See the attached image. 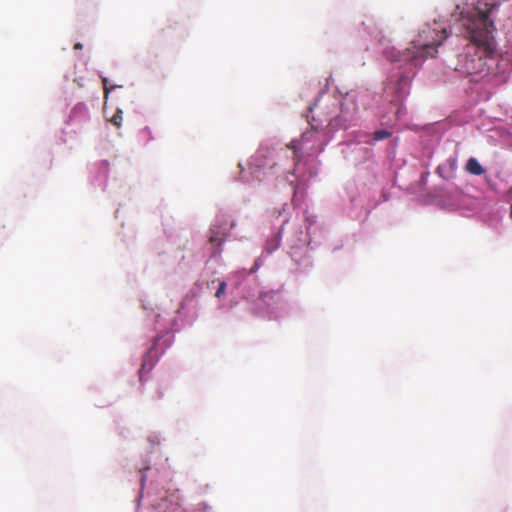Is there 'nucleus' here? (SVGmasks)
Segmentation results:
<instances>
[{
	"instance_id": "obj_17",
	"label": "nucleus",
	"mask_w": 512,
	"mask_h": 512,
	"mask_svg": "<svg viewBox=\"0 0 512 512\" xmlns=\"http://www.w3.org/2000/svg\"><path fill=\"white\" fill-rule=\"evenodd\" d=\"M144 131L147 132L148 134H150V130L148 128H145Z\"/></svg>"
},
{
	"instance_id": "obj_5",
	"label": "nucleus",
	"mask_w": 512,
	"mask_h": 512,
	"mask_svg": "<svg viewBox=\"0 0 512 512\" xmlns=\"http://www.w3.org/2000/svg\"><path fill=\"white\" fill-rule=\"evenodd\" d=\"M465 169L470 174L477 176L482 175L485 172L482 165L478 162L476 158L473 157L467 161Z\"/></svg>"
},
{
	"instance_id": "obj_3",
	"label": "nucleus",
	"mask_w": 512,
	"mask_h": 512,
	"mask_svg": "<svg viewBox=\"0 0 512 512\" xmlns=\"http://www.w3.org/2000/svg\"><path fill=\"white\" fill-rule=\"evenodd\" d=\"M327 108H329L326 113L327 127L331 131L347 128L358 112L357 95L352 92L346 93L342 101L333 100Z\"/></svg>"
},
{
	"instance_id": "obj_8",
	"label": "nucleus",
	"mask_w": 512,
	"mask_h": 512,
	"mask_svg": "<svg viewBox=\"0 0 512 512\" xmlns=\"http://www.w3.org/2000/svg\"><path fill=\"white\" fill-rule=\"evenodd\" d=\"M122 110L118 109L115 114L109 119V121L115 125L116 127H120L121 126V123H122V120H123V116H122Z\"/></svg>"
},
{
	"instance_id": "obj_2",
	"label": "nucleus",
	"mask_w": 512,
	"mask_h": 512,
	"mask_svg": "<svg viewBox=\"0 0 512 512\" xmlns=\"http://www.w3.org/2000/svg\"><path fill=\"white\" fill-rule=\"evenodd\" d=\"M447 37V30L443 23L438 21H434L432 25L426 23L419 31L417 38L406 49L405 60L415 61L419 58L434 57L437 48Z\"/></svg>"
},
{
	"instance_id": "obj_18",
	"label": "nucleus",
	"mask_w": 512,
	"mask_h": 512,
	"mask_svg": "<svg viewBox=\"0 0 512 512\" xmlns=\"http://www.w3.org/2000/svg\"><path fill=\"white\" fill-rule=\"evenodd\" d=\"M510 216L512 218V205H511V209H510Z\"/></svg>"
},
{
	"instance_id": "obj_15",
	"label": "nucleus",
	"mask_w": 512,
	"mask_h": 512,
	"mask_svg": "<svg viewBox=\"0 0 512 512\" xmlns=\"http://www.w3.org/2000/svg\"><path fill=\"white\" fill-rule=\"evenodd\" d=\"M387 58H389L391 61H399L400 60L399 58H394V57H389V56H387Z\"/></svg>"
},
{
	"instance_id": "obj_12",
	"label": "nucleus",
	"mask_w": 512,
	"mask_h": 512,
	"mask_svg": "<svg viewBox=\"0 0 512 512\" xmlns=\"http://www.w3.org/2000/svg\"><path fill=\"white\" fill-rule=\"evenodd\" d=\"M107 83H108L107 78H103L104 92H105L106 96L110 92V90L114 88V87L108 88Z\"/></svg>"
},
{
	"instance_id": "obj_13",
	"label": "nucleus",
	"mask_w": 512,
	"mask_h": 512,
	"mask_svg": "<svg viewBox=\"0 0 512 512\" xmlns=\"http://www.w3.org/2000/svg\"><path fill=\"white\" fill-rule=\"evenodd\" d=\"M145 481H146V476H145V474H142V477H141V488L144 487Z\"/></svg>"
},
{
	"instance_id": "obj_7",
	"label": "nucleus",
	"mask_w": 512,
	"mask_h": 512,
	"mask_svg": "<svg viewBox=\"0 0 512 512\" xmlns=\"http://www.w3.org/2000/svg\"><path fill=\"white\" fill-rule=\"evenodd\" d=\"M391 135H392V133L388 130H385V129L377 130L373 133V139L375 141H381V140L391 137Z\"/></svg>"
},
{
	"instance_id": "obj_16",
	"label": "nucleus",
	"mask_w": 512,
	"mask_h": 512,
	"mask_svg": "<svg viewBox=\"0 0 512 512\" xmlns=\"http://www.w3.org/2000/svg\"><path fill=\"white\" fill-rule=\"evenodd\" d=\"M145 368V362L142 364V367L140 369V373L142 372V370Z\"/></svg>"
},
{
	"instance_id": "obj_11",
	"label": "nucleus",
	"mask_w": 512,
	"mask_h": 512,
	"mask_svg": "<svg viewBox=\"0 0 512 512\" xmlns=\"http://www.w3.org/2000/svg\"><path fill=\"white\" fill-rule=\"evenodd\" d=\"M163 397V391L161 385H158L155 393L151 396L153 400H160Z\"/></svg>"
},
{
	"instance_id": "obj_4",
	"label": "nucleus",
	"mask_w": 512,
	"mask_h": 512,
	"mask_svg": "<svg viewBox=\"0 0 512 512\" xmlns=\"http://www.w3.org/2000/svg\"><path fill=\"white\" fill-rule=\"evenodd\" d=\"M314 135V132L313 131H308L306 133H304L301 137L300 140H293L289 145L288 147L291 148L294 152V159L296 162H299L300 161V156L298 154V150L302 147L303 143L310 139V137H312Z\"/></svg>"
},
{
	"instance_id": "obj_14",
	"label": "nucleus",
	"mask_w": 512,
	"mask_h": 512,
	"mask_svg": "<svg viewBox=\"0 0 512 512\" xmlns=\"http://www.w3.org/2000/svg\"><path fill=\"white\" fill-rule=\"evenodd\" d=\"M82 48H83V45L81 43H76L74 45V49H76V50H79V49H82Z\"/></svg>"
},
{
	"instance_id": "obj_10",
	"label": "nucleus",
	"mask_w": 512,
	"mask_h": 512,
	"mask_svg": "<svg viewBox=\"0 0 512 512\" xmlns=\"http://www.w3.org/2000/svg\"><path fill=\"white\" fill-rule=\"evenodd\" d=\"M164 502H165V499L162 498L160 502H157V501H154L152 503V506L155 508V509H159V510H163V512H168L166 507L164 506Z\"/></svg>"
},
{
	"instance_id": "obj_6",
	"label": "nucleus",
	"mask_w": 512,
	"mask_h": 512,
	"mask_svg": "<svg viewBox=\"0 0 512 512\" xmlns=\"http://www.w3.org/2000/svg\"><path fill=\"white\" fill-rule=\"evenodd\" d=\"M225 238L220 235L218 231L214 229L211 230V236L209 237V242L213 245L217 246V250L213 252V256L219 255L221 253V245L224 243Z\"/></svg>"
},
{
	"instance_id": "obj_9",
	"label": "nucleus",
	"mask_w": 512,
	"mask_h": 512,
	"mask_svg": "<svg viewBox=\"0 0 512 512\" xmlns=\"http://www.w3.org/2000/svg\"><path fill=\"white\" fill-rule=\"evenodd\" d=\"M226 287H227L226 282H225V281H221V282L219 283V286H218V289H217V291H216V293H215V296H216L217 298H220V297L225 293V291H226Z\"/></svg>"
},
{
	"instance_id": "obj_1",
	"label": "nucleus",
	"mask_w": 512,
	"mask_h": 512,
	"mask_svg": "<svg viewBox=\"0 0 512 512\" xmlns=\"http://www.w3.org/2000/svg\"><path fill=\"white\" fill-rule=\"evenodd\" d=\"M496 7L495 3L477 1L465 15L462 14L463 26L472 46L464 57L461 71L474 82L500 85L507 81L511 65L497 54L493 35L495 26L490 18Z\"/></svg>"
}]
</instances>
